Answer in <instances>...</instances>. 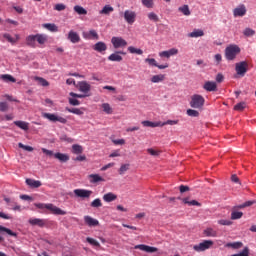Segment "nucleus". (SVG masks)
Returning <instances> with one entry per match:
<instances>
[{"instance_id":"nucleus-1","label":"nucleus","mask_w":256,"mask_h":256,"mask_svg":"<svg viewBox=\"0 0 256 256\" xmlns=\"http://www.w3.org/2000/svg\"><path fill=\"white\" fill-rule=\"evenodd\" d=\"M37 209H47V211H50L52 215H67V212L64 210H61V208L55 206L54 204L48 203H36L34 204Z\"/></svg>"},{"instance_id":"nucleus-2","label":"nucleus","mask_w":256,"mask_h":256,"mask_svg":"<svg viewBox=\"0 0 256 256\" xmlns=\"http://www.w3.org/2000/svg\"><path fill=\"white\" fill-rule=\"evenodd\" d=\"M239 53H241V48H239L236 44H231L225 48V57L227 61H234Z\"/></svg>"},{"instance_id":"nucleus-3","label":"nucleus","mask_w":256,"mask_h":256,"mask_svg":"<svg viewBox=\"0 0 256 256\" xmlns=\"http://www.w3.org/2000/svg\"><path fill=\"white\" fill-rule=\"evenodd\" d=\"M205 105V98L202 95L194 94L191 96L190 107L192 109H203Z\"/></svg>"},{"instance_id":"nucleus-4","label":"nucleus","mask_w":256,"mask_h":256,"mask_svg":"<svg viewBox=\"0 0 256 256\" xmlns=\"http://www.w3.org/2000/svg\"><path fill=\"white\" fill-rule=\"evenodd\" d=\"M42 117H44V119H48V121H50L51 123H61L62 125H65L67 123L65 117L55 113L44 112L42 113Z\"/></svg>"},{"instance_id":"nucleus-5","label":"nucleus","mask_w":256,"mask_h":256,"mask_svg":"<svg viewBox=\"0 0 256 256\" xmlns=\"http://www.w3.org/2000/svg\"><path fill=\"white\" fill-rule=\"evenodd\" d=\"M111 43L114 49H123L127 47V40L123 39L121 36H114L111 38Z\"/></svg>"},{"instance_id":"nucleus-6","label":"nucleus","mask_w":256,"mask_h":256,"mask_svg":"<svg viewBox=\"0 0 256 256\" xmlns=\"http://www.w3.org/2000/svg\"><path fill=\"white\" fill-rule=\"evenodd\" d=\"M213 247V241L212 240H204L203 242L194 245L193 249L194 251H197L198 253H201L203 251H207V249H211Z\"/></svg>"},{"instance_id":"nucleus-7","label":"nucleus","mask_w":256,"mask_h":256,"mask_svg":"<svg viewBox=\"0 0 256 256\" xmlns=\"http://www.w3.org/2000/svg\"><path fill=\"white\" fill-rule=\"evenodd\" d=\"M78 89L80 93H83L87 97H91V84H89L87 81L78 82Z\"/></svg>"},{"instance_id":"nucleus-8","label":"nucleus","mask_w":256,"mask_h":256,"mask_svg":"<svg viewBox=\"0 0 256 256\" xmlns=\"http://www.w3.org/2000/svg\"><path fill=\"white\" fill-rule=\"evenodd\" d=\"M124 19L128 25H133L137 21V13L133 10L124 11Z\"/></svg>"},{"instance_id":"nucleus-9","label":"nucleus","mask_w":256,"mask_h":256,"mask_svg":"<svg viewBox=\"0 0 256 256\" xmlns=\"http://www.w3.org/2000/svg\"><path fill=\"white\" fill-rule=\"evenodd\" d=\"M247 67H249V64L247 62L242 61L235 64V71L237 75H241V77L245 76V73H247Z\"/></svg>"},{"instance_id":"nucleus-10","label":"nucleus","mask_w":256,"mask_h":256,"mask_svg":"<svg viewBox=\"0 0 256 256\" xmlns=\"http://www.w3.org/2000/svg\"><path fill=\"white\" fill-rule=\"evenodd\" d=\"M74 195L80 197V199H89L93 195V191L85 189H75Z\"/></svg>"},{"instance_id":"nucleus-11","label":"nucleus","mask_w":256,"mask_h":256,"mask_svg":"<svg viewBox=\"0 0 256 256\" xmlns=\"http://www.w3.org/2000/svg\"><path fill=\"white\" fill-rule=\"evenodd\" d=\"M178 54H179V49L171 48L169 50L159 52V57H161L162 59L163 58L169 59L170 57H173V56L178 55Z\"/></svg>"},{"instance_id":"nucleus-12","label":"nucleus","mask_w":256,"mask_h":256,"mask_svg":"<svg viewBox=\"0 0 256 256\" xmlns=\"http://www.w3.org/2000/svg\"><path fill=\"white\" fill-rule=\"evenodd\" d=\"M29 225H32V227H45L47 225V220L46 219H41V218H30L28 220Z\"/></svg>"},{"instance_id":"nucleus-13","label":"nucleus","mask_w":256,"mask_h":256,"mask_svg":"<svg viewBox=\"0 0 256 256\" xmlns=\"http://www.w3.org/2000/svg\"><path fill=\"white\" fill-rule=\"evenodd\" d=\"M247 15V7L244 4H240L233 10L234 17H245Z\"/></svg>"},{"instance_id":"nucleus-14","label":"nucleus","mask_w":256,"mask_h":256,"mask_svg":"<svg viewBox=\"0 0 256 256\" xmlns=\"http://www.w3.org/2000/svg\"><path fill=\"white\" fill-rule=\"evenodd\" d=\"M122 55H125V52L116 51V52L112 53L110 56H108V61L121 63V61H123V56Z\"/></svg>"},{"instance_id":"nucleus-15","label":"nucleus","mask_w":256,"mask_h":256,"mask_svg":"<svg viewBox=\"0 0 256 256\" xmlns=\"http://www.w3.org/2000/svg\"><path fill=\"white\" fill-rule=\"evenodd\" d=\"M134 249H140V251H145V253H157V247L147 246L145 244H139L134 247Z\"/></svg>"},{"instance_id":"nucleus-16","label":"nucleus","mask_w":256,"mask_h":256,"mask_svg":"<svg viewBox=\"0 0 256 256\" xmlns=\"http://www.w3.org/2000/svg\"><path fill=\"white\" fill-rule=\"evenodd\" d=\"M67 39L68 41H70V43H79V41H81V36H79V33L70 30L68 35H67Z\"/></svg>"},{"instance_id":"nucleus-17","label":"nucleus","mask_w":256,"mask_h":256,"mask_svg":"<svg viewBox=\"0 0 256 256\" xmlns=\"http://www.w3.org/2000/svg\"><path fill=\"white\" fill-rule=\"evenodd\" d=\"M82 35H83L84 39H88V40H91V39L97 40V39H99V34L95 30H90L88 32H83Z\"/></svg>"},{"instance_id":"nucleus-18","label":"nucleus","mask_w":256,"mask_h":256,"mask_svg":"<svg viewBox=\"0 0 256 256\" xmlns=\"http://www.w3.org/2000/svg\"><path fill=\"white\" fill-rule=\"evenodd\" d=\"M84 222L88 227H97L99 225V220L91 217V216H84Z\"/></svg>"},{"instance_id":"nucleus-19","label":"nucleus","mask_w":256,"mask_h":256,"mask_svg":"<svg viewBox=\"0 0 256 256\" xmlns=\"http://www.w3.org/2000/svg\"><path fill=\"white\" fill-rule=\"evenodd\" d=\"M203 89L209 92L217 91V83L213 81H207L204 83Z\"/></svg>"},{"instance_id":"nucleus-20","label":"nucleus","mask_w":256,"mask_h":256,"mask_svg":"<svg viewBox=\"0 0 256 256\" xmlns=\"http://www.w3.org/2000/svg\"><path fill=\"white\" fill-rule=\"evenodd\" d=\"M94 51H97L98 53H105V51H107V44H105V42H97L94 46H93Z\"/></svg>"},{"instance_id":"nucleus-21","label":"nucleus","mask_w":256,"mask_h":256,"mask_svg":"<svg viewBox=\"0 0 256 256\" xmlns=\"http://www.w3.org/2000/svg\"><path fill=\"white\" fill-rule=\"evenodd\" d=\"M26 185H28L32 189H39V187H41L42 184H41V181L39 180H33L31 178H27Z\"/></svg>"},{"instance_id":"nucleus-22","label":"nucleus","mask_w":256,"mask_h":256,"mask_svg":"<svg viewBox=\"0 0 256 256\" xmlns=\"http://www.w3.org/2000/svg\"><path fill=\"white\" fill-rule=\"evenodd\" d=\"M88 179L90 183H101L105 181V178L101 177L99 174H90Z\"/></svg>"},{"instance_id":"nucleus-23","label":"nucleus","mask_w":256,"mask_h":256,"mask_svg":"<svg viewBox=\"0 0 256 256\" xmlns=\"http://www.w3.org/2000/svg\"><path fill=\"white\" fill-rule=\"evenodd\" d=\"M205 32L202 29H194L192 32L188 34V37L192 39H197L198 37H203Z\"/></svg>"},{"instance_id":"nucleus-24","label":"nucleus","mask_w":256,"mask_h":256,"mask_svg":"<svg viewBox=\"0 0 256 256\" xmlns=\"http://www.w3.org/2000/svg\"><path fill=\"white\" fill-rule=\"evenodd\" d=\"M14 125H16V127H19V129H22V131H29V123L25 122V121H14Z\"/></svg>"},{"instance_id":"nucleus-25","label":"nucleus","mask_w":256,"mask_h":256,"mask_svg":"<svg viewBox=\"0 0 256 256\" xmlns=\"http://www.w3.org/2000/svg\"><path fill=\"white\" fill-rule=\"evenodd\" d=\"M116 200H117V195L113 194V192L106 193L103 195V201H105V203H111Z\"/></svg>"},{"instance_id":"nucleus-26","label":"nucleus","mask_w":256,"mask_h":256,"mask_svg":"<svg viewBox=\"0 0 256 256\" xmlns=\"http://www.w3.org/2000/svg\"><path fill=\"white\" fill-rule=\"evenodd\" d=\"M42 27L44 29H47V31H50L51 33H57V31H59V27H57V25L53 23L43 24Z\"/></svg>"},{"instance_id":"nucleus-27","label":"nucleus","mask_w":256,"mask_h":256,"mask_svg":"<svg viewBox=\"0 0 256 256\" xmlns=\"http://www.w3.org/2000/svg\"><path fill=\"white\" fill-rule=\"evenodd\" d=\"M0 79L4 83H15L17 81L11 74H2L0 75Z\"/></svg>"},{"instance_id":"nucleus-28","label":"nucleus","mask_w":256,"mask_h":256,"mask_svg":"<svg viewBox=\"0 0 256 256\" xmlns=\"http://www.w3.org/2000/svg\"><path fill=\"white\" fill-rule=\"evenodd\" d=\"M26 44L29 45V47H36V45H37V36L36 35L27 36Z\"/></svg>"},{"instance_id":"nucleus-29","label":"nucleus","mask_w":256,"mask_h":256,"mask_svg":"<svg viewBox=\"0 0 256 256\" xmlns=\"http://www.w3.org/2000/svg\"><path fill=\"white\" fill-rule=\"evenodd\" d=\"M115 9L111 5H105L102 10H100V15H111Z\"/></svg>"},{"instance_id":"nucleus-30","label":"nucleus","mask_w":256,"mask_h":256,"mask_svg":"<svg viewBox=\"0 0 256 256\" xmlns=\"http://www.w3.org/2000/svg\"><path fill=\"white\" fill-rule=\"evenodd\" d=\"M182 201L185 203V205H189V207H201V203H199L197 200H189V198H184Z\"/></svg>"},{"instance_id":"nucleus-31","label":"nucleus","mask_w":256,"mask_h":256,"mask_svg":"<svg viewBox=\"0 0 256 256\" xmlns=\"http://www.w3.org/2000/svg\"><path fill=\"white\" fill-rule=\"evenodd\" d=\"M203 235H204V237H217V230H215L213 228H206L203 231Z\"/></svg>"},{"instance_id":"nucleus-32","label":"nucleus","mask_w":256,"mask_h":256,"mask_svg":"<svg viewBox=\"0 0 256 256\" xmlns=\"http://www.w3.org/2000/svg\"><path fill=\"white\" fill-rule=\"evenodd\" d=\"M55 159H58V161H61L62 163H67L69 161V156L67 154L63 153H55L54 154Z\"/></svg>"},{"instance_id":"nucleus-33","label":"nucleus","mask_w":256,"mask_h":256,"mask_svg":"<svg viewBox=\"0 0 256 256\" xmlns=\"http://www.w3.org/2000/svg\"><path fill=\"white\" fill-rule=\"evenodd\" d=\"M141 123H142L143 127H152V128L161 127V122H152L149 120H144Z\"/></svg>"},{"instance_id":"nucleus-34","label":"nucleus","mask_w":256,"mask_h":256,"mask_svg":"<svg viewBox=\"0 0 256 256\" xmlns=\"http://www.w3.org/2000/svg\"><path fill=\"white\" fill-rule=\"evenodd\" d=\"M127 50L131 55H143V50L141 48H135V46H129Z\"/></svg>"},{"instance_id":"nucleus-35","label":"nucleus","mask_w":256,"mask_h":256,"mask_svg":"<svg viewBox=\"0 0 256 256\" xmlns=\"http://www.w3.org/2000/svg\"><path fill=\"white\" fill-rule=\"evenodd\" d=\"M36 41L39 43V45H45V43H47V35L36 34Z\"/></svg>"},{"instance_id":"nucleus-36","label":"nucleus","mask_w":256,"mask_h":256,"mask_svg":"<svg viewBox=\"0 0 256 256\" xmlns=\"http://www.w3.org/2000/svg\"><path fill=\"white\" fill-rule=\"evenodd\" d=\"M101 107L106 115H113V108L109 103H103Z\"/></svg>"},{"instance_id":"nucleus-37","label":"nucleus","mask_w":256,"mask_h":256,"mask_svg":"<svg viewBox=\"0 0 256 256\" xmlns=\"http://www.w3.org/2000/svg\"><path fill=\"white\" fill-rule=\"evenodd\" d=\"M255 203V200H249L244 202L243 204L235 206L234 209H245V207H251V205H255Z\"/></svg>"},{"instance_id":"nucleus-38","label":"nucleus","mask_w":256,"mask_h":256,"mask_svg":"<svg viewBox=\"0 0 256 256\" xmlns=\"http://www.w3.org/2000/svg\"><path fill=\"white\" fill-rule=\"evenodd\" d=\"M163 81H165V75L163 74L154 75L151 78L152 83H161Z\"/></svg>"},{"instance_id":"nucleus-39","label":"nucleus","mask_w":256,"mask_h":256,"mask_svg":"<svg viewBox=\"0 0 256 256\" xmlns=\"http://www.w3.org/2000/svg\"><path fill=\"white\" fill-rule=\"evenodd\" d=\"M178 11H180V13H183L186 17H189V15H191V10H189V5L187 4L179 7Z\"/></svg>"},{"instance_id":"nucleus-40","label":"nucleus","mask_w":256,"mask_h":256,"mask_svg":"<svg viewBox=\"0 0 256 256\" xmlns=\"http://www.w3.org/2000/svg\"><path fill=\"white\" fill-rule=\"evenodd\" d=\"M72 153H74V155H81V153H83V146L79 144L72 145Z\"/></svg>"},{"instance_id":"nucleus-41","label":"nucleus","mask_w":256,"mask_h":256,"mask_svg":"<svg viewBox=\"0 0 256 256\" xmlns=\"http://www.w3.org/2000/svg\"><path fill=\"white\" fill-rule=\"evenodd\" d=\"M141 3L147 9H153L155 7V0H141Z\"/></svg>"},{"instance_id":"nucleus-42","label":"nucleus","mask_w":256,"mask_h":256,"mask_svg":"<svg viewBox=\"0 0 256 256\" xmlns=\"http://www.w3.org/2000/svg\"><path fill=\"white\" fill-rule=\"evenodd\" d=\"M0 233H7V235H10V237H17V233L12 232L11 229L1 225H0Z\"/></svg>"},{"instance_id":"nucleus-43","label":"nucleus","mask_w":256,"mask_h":256,"mask_svg":"<svg viewBox=\"0 0 256 256\" xmlns=\"http://www.w3.org/2000/svg\"><path fill=\"white\" fill-rule=\"evenodd\" d=\"M4 39H7L9 43H17L19 41V35H16V38H13L10 34H3Z\"/></svg>"},{"instance_id":"nucleus-44","label":"nucleus","mask_w":256,"mask_h":256,"mask_svg":"<svg viewBox=\"0 0 256 256\" xmlns=\"http://www.w3.org/2000/svg\"><path fill=\"white\" fill-rule=\"evenodd\" d=\"M241 217H243V212L232 210V212H231L232 221H236L237 219H241Z\"/></svg>"},{"instance_id":"nucleus-45","label":"nucleus","mask_w":256,"mask_h":256,"mask_svg":"<svg viewBox=\"0 0 256 256\" xmlns=\"http://www.w3.org/2000/svg\"><path fill=\"white\" fill-rule=\"evenodd\" d=\"M226 247H231L232 249H241V247H243V242H230L226 244Z\"/></svg>"},{"instance_id":"nucleus-46","label":"nucleus","mask_w":256,"mask_h":256,"mask_svg":"<svg viewBox=\"0 0 256 256\" xmlns=\"http://www.w3.org/2000/svg\"><path fill=\"white\" fill-rule=\"evenodd\" d=\"M144 61L149 65V67H159V64L155 58H146Z\"/></svg>"},{"instance_id":"nucleus-47","label":"nucleus","mask_w":256,"mask_h":256,"mask_svg":"<svg viewBox=\"0 0 256 256\" xmlns=\"http://www.w3.org/2000/svg\"><path fill=\"white\" fill-rule=\"evenodd\" d=\"M74 11L78 13V15H87V10L79 5L74 6Z\"/></svg>"},{"instance_id":"nucleus-48","label":"nucleus","mask_w":256,"mask_h":256,"mask_svg":"<svg viewBox=\"0 0 256 256\" xmlns=\"http://www.w3.org/2000/svg\"><path fill=\"white\" fill-rule=\"evenodd\" d=\"M35 81H37L39 83V85H41L42 87H49V82L44 79V78H41V77H35L34 78Z\"/></svg>"},{"instance_id":"nucleus-49","label":"nucleus","mask_w":256,"mask_h":256,"mask_svg":"<svg viewBox=\"0 0 256 256\" xmlns=\"http://www.w3.org/2000/svg\"><path fill=\"white\" fill-rule=\"evenodd\" d=\"M66 111H68V113H73L74 115H83V110L80 108H66Z\"/></svg>"},{"instance_id":"nucleus-50","label":"nucleus","mask_w":256,"mask_h":256,"mask_svg":"<svg viewBox=\"0 0 256 256\" xmlns=\"http://www.w3.org/2000/svg\"><path fill=\"white\" fill-rule=\"evenodd\" d=\"M147 17L150 21H153L154 23H157L159 21V16L155 12L148 13Z\"/></svg>"},{"instance_id":"nucleus-51","label":"nucleus","mask_w":256,"mask_h":256,"mask_svg":"<svg viewBox=\"0 0 256 256\" xmlns=\"http://www.w3.org/2000/svg\"><path fill=\"white\" fill-rule=\"evenodd\" d=\"M218 225H223V226L229 227V226L233 225V221L227 220V219H220V220H218Z\"/></svg>"},{"instance_id":"nucleus-52","label":"nucleus","mask_w":256,"mask_h":256,"mask_svg":"<svg viewBox=\"0 0 256 256\" xmlns=\"http://www.w3.org/2000/svg\"><path fill=\"white\" fill-rule=\"evenodd\" d=\"M186 115H188V117H199V111L194 109H188L186 111Z\"/></svg>"},{"instance_id":"nucleus-53","label":"nucleus","mask_w":256,"mask_h":256,"mask_svg":"<svg viewBox=\"0 0 256 256\" xmlns=\"http://www.w3.org/2000/svg\"><path fill=\"white\" fill-rule=\"evenodd\" d=\"M91 207H94V208L103 207V203L101 202V199L96 198L95 200H93L91 202Z\"/></svg>"},{"instance_id":"nucleus-54","label":"nucleus","mask_w":256,"mask_h":256,"mask_svg":"<svg viewBox=\"0 0 256 256\" xmlns=\"http://www.w3.org/2000/svg\"><path fill=\"white\" fill-rule=\"evenodd\" d=\"M87 243H89L90 245H93L94 247H101V244H99V242L91 237H87L86 238Z\"/></svg>"},{"instance_id":"nucleus-55","label":"nucleus","mask_w":256,"mask_h":256,"mask_svg":"<svg viewBox=\"0 0 256 256\" xmlns=\"http://www.w3.org/2000/svg\"><path fill=\"white\" fill-rule=\"evenodd\" d=\"M147 153H149V155H152L153 157H159V155H161V152L159 150H155L153 148H148Z\"/></svg>"},{"instance_id":"nucleus-56","label":"nucleus","mask_w":256,"mask_h":256,"mask_svg":"<svg viewBox=\"0 0 256 256\" xmlns=\"http://www.w3.org/2000/svg\"><path fill=\"white\" fill-rule=\"evenodd\" d=\"M247 107V104L245 102H240L234 106L235 111H243Z\"/></svg>"},{"instance_id":"nucleus-57","label":"nucleus","mask_w":256,"mask_h":256,"mask_svg":"<svg viewBox=\"0 0 256 256\" xmlns=\"http://www.w3.org/2000/svg\"><path fill=\"white\" fill-rule=\"evenodd\" d=\"M243 35H245V37H253V35H255V30H253L251 28H246L243 31Z\"/></svg>"},{"instance_id":"nucleus-58","label":"nucleus","mask_w":256,"mask_h":256,"mask_svg":"<svg viewBox=\"0 0 256 256\" xmlns=\"http://www.w3.org/2000/svg\"><path fill=\"white\" fill-rule=\"evenodd\" d=\"M178 120H167L166 122H160V127H165V125H177Z\"/></svg>"},{"instance_id":"nucleus-59","label":"nucleus","mask_w":256,"mask_h":256,"mask_svg":"<svg viewBox=\"0 0 256 256\" xmlns=\"http://www.w3.org/2000/svg\"><path fill=\"white\" fill-rule=\"evenodd\" d=\"M18 147H19L20 149H24V151H29V152L33 151V147L24 145V144L21 143V142L18 143Z\"/></svg>"},{"instance_id":"nucleus-60","label":"nucleus","mask_w":256,"mask_h":256,"mask_svg":"<svg viewBox=\"0 0 256 256\" xmlns=\"http://www.w3.org/2000/svg\"><path fill=\"white\" fill-rule=\"evenodd\" d=\"M9 109V104L7 102H0V111L5 113Z\"/></svg>"},{"instance_id":"nucleus-61","label":"nucleus","mask_w":256,"mask_h":256,"mask_svg":"<svg viewBox=\"0 0 256 256\" xmlns=\"http://www.w3.org/2000/svg\"><path fill=\"white\" fill-rule=\"evenodd\" d=\"M126 171H129V164H123L119 169V174L123 175Z\"/></svg>"},{"instance_id":"nucleus-62","label":"nucleus","mask_w":256,"mask_h":256,"mask_svg":"<svg viewBox=\"0 0 256 256\" xmlns=\"http://www.w3.org/2000/svg\"><path fill=\"white\" fill-rule=\"evenodd\" d=\"M54 9L55 11H65V9H67V6H65V4L59 3L54 6Z\"/></svg>"},{"instance_id":"nucleus-63","label":"nucleus","mask_w":256,"mask_h":256,"mask_svg":"<svg viewBox=\"0 0 256 256\" xmlns=\"http://www.w3.org/2000/svg\"><path fill=\"white\" fill-rule=\"evenodd\" d=\"M69 103H70V105H73V106L80 105L79 100H77V99H76V98H74V97L69 98Z\"/></svg>"},{"instance_id":"nucleus-64","label":"nucleus","mask_w":256,"mask_h":256,"mask_svg":"<svg viewBox=\"0 0 256 256\" xmlns=\"http://www.w3.org/2000/svg\"><path fill=\"white\" fill-rule=\"evenodd\" d=\"M114 145H125V139L112 140Z\"/></svg>"}]
</instances>
